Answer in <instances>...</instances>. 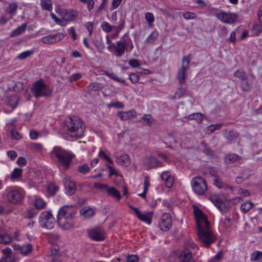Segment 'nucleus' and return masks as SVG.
Instances as JSON below:
<instances>
[{"label":"nucleus","mask_w":262,"mask_h":262,"mask_svg":"<svg viewBox=\"0 0 262 262\" xmlns=\"http://www.w3.org/2000/svg\"><path fill=\"white\" fill-rule=\"evenodd\" d=\"M172 223V219L170 214L165 213L161 216L159 222V227L161 230L164 231H166L171 228Z\"/></svg>","instance_id":"4468645a"},{"label":"nucleus","mask_w":262,"mask_h":262,"mask_svg":"<svg viewBox=\"0 0 262 262\" xmlns=\"http://www.w3.org/2000/svg\"><path fill=\"white\" fill-rule=\"evenodd\" d=\"M250 177V174L247 172L241 173L236 178V182L238 183H241L243 181L248 179Z\"/></svg>","instance_id":"de8ad7c7"},{"label":"nucleus","mask_w":262,"mask_h":262,"mask_svg":"<svg viewBox=\"0 0 262 262\" xmlns=\"http://www.w3.org/2000/svg\"><path fill=\"white\" fill-rule=\"evenodd\" d=\"M12 242L14 241L16 242H20L21 241V237L19 231L14 232L11 235Z\"/></svg>","instance_id":"864d4df0"},{"label":"nucleus","mask_w":262,"mask_h":262,"mask_svg":"<svg viewBox=\"0 0 262 262\" xmlns=\"http://www.w3.org/2000/svg\"><path fill=\"white\" fill-rule=\"evenodd\" d=\"M32 92L35 97H42L49 96L52 91L42 80H39L33 84Z\"/></svg>","instance_id":"6e6552de"},{"label":"nucleus","mask_w":262,"mask_h":262,"mask_svg":"<svg viewBox=\"0 0 262 262\" xmlns=\"http://www.w3.org/2000/svg\"><path fill=\"white\" fill-rule=\"evenodd\" d=\"M89 235L93 240L102 241L105 238V232L100 227H96L89 230Z\"/></svg>","instance_id":"ddd939ff"},{"label":"nucleus","mask_w":262,"mask_h":262,"mask_svg":"<svg viewBox=\"0 0 262 262\" xmlns=\"http://www.w3.org/2000/svg\"><path fill=\"white\" fill-rule=\"evenodd\" d=\"M103 88L102 84L98 82H92L88 85L86 89L89 92L99 91Z\"/></svg>","instance_id":"c756f323"},{"label":"nucleus","mask_w":262,"mask_h":262,"mask_svg":"<svg viewBox=\"0 0 262 262\" xmlns=\"http://www.w3.org/2000/svg\"><path fill=\"white\" fill-rule=\"evenodd\" d=\"M39 135L40 134L35 130H31L29 133L30 138L32 140L37 139L39 137Z\"/></svg>","instance_id":"69168bd1"},{"label":"nucleus","mask_w":262,"mask_h":262,"mask_svg":"<svg viewBox=\"0 0 262 262\" xmlns=\"http://www.w3.org/2000/svg\"><path fill=\"white\" fill-rule=\"evenodd\" d=\"M161 179L164 181L167 188H171L174 182V177L169 171H163L161 174Z\"/></svg>","instance_id":"f3484780"},{"label":"nucleus","mask_w":262,"mask_h":262,"mask_svg":"<svg viewBox=\"0 0 262 262\" xmlns=\"http://www.w3.org/2000/svg\"><path fill=\"white\" fill-rule=\"evenodd\" d=\"M39 223L43 228L52 229L55 224V219L50 211H43L39 216Z\"/></svg>","instance_id":"1a4fd4ad"},{"label":"nucleus","mask_w":262,"mask_h":262,"mask_svg":"<svg viewBox=\"0 0 262 262\" xmlns=\"http://www.w3.org/2000/svg\"><path fill=\"white\" fill-rule=\"evenodd\" d=\"M76 209L72 206L66 205L61 207L57 214V223L63 229H69L73 226V217Z\"/></svg>","instance_id":"20e7f679"},{"label":"nucleus","mask_w":262,"mask_h":262,"mask_svg":"<svg viewBox=\"0 0 262 262\" xmlns=\"http://www.w3.org/2000/svg\"><path fill=\"white\" fill-rule=\"evenodd\" d=\"M33 251V246L31 244L22 245L20 254L24 256L29 255Z\"/></svg>","instance_id":"bb28decb"},{"label":"nucleus","mask_w":262,"mask_h":262,"mask_svg":"<svg viewBox=\"0 0 262 262\" xmlns=\"http://www.w3.org/2000/svg\"><path fill=\"white\" fill-rule=\"evenodd\" d=\"M101 28L105 32H110L112 31L113 26L110 25L107 22H103L101 24Z\"/></svg>","instance_id":"603ef678"},{"label":"nucleus","mask_w":262,"mask_h":262,"mask_svg":"<svg viewBox=\"0 0 262 262\" xmlns=\"http://www.w3.org/2000/svg\"><path fill=\"white\" fill-rule=\"evenodd\" d=\"M85 27L89 33V35H91L93 31V24L92 22H87L85 24Z\"/></svg>","instance_id":"338daca9"},{"label":"nucleus","mask_w":262,"mask_h":262,"mask_svg":"<svg viewBox=\"0 0 262 262\" xmlns=\"http://www.w3.org/2000/svg\"><path fill=\"white\" fill-rule=\"evenodd\" d=\"M79 1L86 5V8L89 11H91L93 9L95 4L94 0H79Z\"/></svg>","instance_id":"a18cd8bd"},{"label":"nucleus","mask_w":262,"mask_h":262,"mask_svg":"<svg viewBox=\"0 0 262 262\" xmlns=\"http://www.w3.org/2000/svg\"><path fill=\"white\" fill-rule=\"evenodd\" d=\"M236 194H239L242 197L248 196L250 192L245 189L239 188L236 190Z\"/></svg>","instance_id":"6e6d98bb"},{"label":"nucleus","mask_w":262,"mask_h":262,"mask_svg":"<svg viewBox=\"0 0 262 262\" xmlns=\"http://www.w3.org/2000/svg\"><path fill=\"white\" fill-rule=\"evenodd\" d=\"M8 201L12 204L20 203L23 198V190L16 186L7 187L5 190Z\"/></svg>","instance_id":"0eeeda50"},{"label":"nucleus","mask_w":262,"mask_h":262,"mask_svg":"<svg viewBox=\"0 0 262 262\" xmlns=\"http://www.w3.org/2000/svg\"><path fill=\"white\" fill-rule=\"evenodd\" d=\"M142 121L144 124L149 126L154 121V119L151 115L147 114L142 117Z\"/></svg>","instance_id":"37998d69"},{"label":"nucleus","mask_w":262,"mask_h":262,"mask_svg":"<svg viewBox=\"0 0 262 262\" xmlns=\"http://www.w3.org/2000/svg\"><path fill=\"white\" fill-rule=\"evenodd\" d=\"M52 157L56 159L58 167L63 170L68 169L75 155L59 146H55L51 152Z\"/></svg>","instance_id":"7ed1b4c3"},{"label":"nucleus","mask_w":262,"mask_h":262,"mask_svg":"<svg viewBox=\"0 0 262 262\" xmlns=\"http://www.w3.org/2000/svg\"><path fill=\"white\" fill-rule=\"evenodd\" d=\"M18 102V97L17 95H14L10 96L8 99V103L13 108H14L17 105Z\"/></svg>","instance_id":"72a5a7b5"},{"label":"nucleus","mask_w":262,"mask_h":262,"mask_svg":"<svg viewBox=\"0 0 262 262\" xmlns=\"http://www.w3.org/2000/svg\"><path fill=\"white\" fill-rule=\"evenodd\" d=\"M22 174V169L19 168H14L11 173V179L14 180L20 178Z\"/></svg>","instance_id":"c9c22d12"},{"label":"nucleus","mask_w":262,"mask_h":262,"mask_svg":"<svg viewBox=\"0 0 262 262\" xmlns=\"http://www.w3.org/2000/svg\"><path fill=\"white\" fill-rule=\"evenodd\" d=\"M145 18L147 21L148 26H151L155 21L154 14L151 12H147L145 14Z\"/></svg>","instance_id":"a19ab883"},{"label":"nucleus","mask_w":262,"mask_h":262,"mask_svg":"<svg viewBox=\"0 0 262 262\" xmlns=\"http://www.w3.org/2000/svg\"><path fill=\"white\" fill-rule=\"evenodd\" d=\"M214 185L219 188H224L225 189H229L231 191H233V188L231 186H227L225 184H223L221 180L218 178H215L213 182Z\"/></svg>","instance_id":"473e14b6"},{"label":"nucleus","mask_w":262,"mask_h":262,"mask_svg":"<svg viewBox=\"0 0 262 262\" xmlns=\"http://www.w3.org/2000/svg\"><path fill=\"white\" fill-rule=\"evenodd\" d=\"M64 183L67 193L70 195L73 194L76 189L75 184L73 181L67 179H64Z\"/></svg>","instance_id":"5701e85b"},{"label":"nucleus","mask_w":262,"mask_h":262,"mask_svg":"<svg viewBox=\"0 0 262 262\" xmlns=\"http://www.w3.org/2000/svg\"><path fill=\"white\" fill-rule=\"evenodd\" d=\"M158 36V32L156 30H155L152 31L146 38V41L147 43L154 42L157 39Z\"/></svg>","instance_id":"ea45409f"},{"label":"nucleus","mask_w":262,"mask_h":262,"mask_svg":"<svg viewBox=\"0 0 262 262\" xmlns=\"http://www.w3.org/2000/svg\"><path fill=\"white\" fill-rule=\"evenodd\" d=\"M64 35L61 32L55 34H51L43 37L41 41L46 44L50 45L56 43L63 39Z\"/></svg>","instance_id":"2eb2a0df"},{"label":"nucleus","mask_w":262,"mask_h":262,"mask_svg":"<svg viewBox=\"0 0 262 262\" xmlns=\"http://www.w3.org/2000/svg\"><path fill=\"white\" fill-rule=\"evenodd\" d=\"M190 60L188 57H184L182 67L178 73V79L181 84L185 83L186 80V71L189 67Z\"/></svg>","instance_id":"f8f14e48"},{"label":"nucleus","mask_w":262,"mask_h":262,"mask_svg":"<svg viewBox=\"0 0 262 262\" xmlns=\"http://www.w3.org/2000/svg\"><path fill=\"white\" fill-rule=\"evenodd\" d=\"M191 184L193 191L198 195L204 194L207 190L206 181L201 177L193 178Z\"/></svg>","instance_id":"9d476101"},{"label":"nucleus","mask_w":262,"mask_h":262,"mask_svg":"<svg viewBox=\"0 0 262 262\" xmlns=\"http://www.w3.org/2000/svg\"><path fill=\"white\" fill-rule=\"evenodd\" d=\"M129 65L133 68H138L140 66V62L135 59H130L128 61Z\"/></svg>","instance_id":"680f3d73"},{"label":"nucleus","mask_w":262,"mask_h":262,"mask_svg":"<svg viewBox=\"0 0 262 262\" xmlns=\"http://www.w3.org/2000/svg\"><path fill=\"white\" fill-rule=\"evenodd\" d=\"M94 186L95 188H96L98 189H100L101 190H103L105 192L108 187V186L105 184L97 183H96L94 184Z\"/></svg>","instance_id":"13d9d810"},{"label":"nucleus","mask_w":262,"mask_h":262,"mask_svg":"<svg viewBox=\"0 0 262 262\" xmlns=\"http://www.w3.org/2000/svg\"><path fill=\"white\" fill-rule=\"evenodd\" d=\"M78 15V13L76 11L71 9L66 10L63 15L62 19L67 21H73L77 17Z\"/></svg>","instance_id":"412c9836"},{"label":"nucleus","mask_w":262,"mask_h":262,"mask_svg":"<svg viewBox=\"0 0 262 262\" xmlns=\"http://www.w3.org/2000/svg\"><path fill=\"white\" fill-rule=\"evenodd\" d=\"M183 16L185 19H193L196 17L195 14L191 12H185L183 13Z\"/></svg>","instance_id":"4d7b16f0"},{"label":"nucleus","mask_w":262,"mask_h":262,"mask_svg":"<svg viewBox=\"0 0 262 262\" xmlns=\"http://www.w3.org/2000/svg\"><path fill=\"white\" fill-rule=\"evenodd\" d=\"M40 4L42 9L48 11L52 10L53 7L51 0H41Z\"/></svg>","instance_id":"4c0bfd02"},{"label":"nucleus","mask_w":262,"mask_h":262,"mask_svg":"<svg viewBox=\"0 0 262 262\" xmlns=\"http://www.w3.org/2000/svg\"><path fill=\"white\" fill-rule=\"evenodd\" d=\"M64 128L70 136L81 138L83 135L85 126L80 118L73 116L65 120Z\"/></svg>","instance_id":"f03ea898"},{"label":"nucleus","mask_w":262,"mask_h":262,"mask_svg":"<svg viewBox=\"0 0 262 262\" xmlns=\"http://www.w3.org/2000/svg\"><path fill=\"white\" fill-rule=\"evenodd\" d=\"M188 118L189 120H195L198 123H200L203 120L204 117L202 114L196 113L189 115Z\"/></svg>","instance_id":"f704fd0d"},{"label":"nucleus","mask_w":262,"mask_h":262,"mask_svg":"<svg viewBox=\"0 0 262 262\" xmlns=\"http://www.w3.org/2000/svg\"><path fill=\"white\" fill-rule=\"evenodd\" d=\"M26 24H22L12 32L11 34H10V37H13L20 35L26 31Z\"/></svg>","instance_id":"cd10ccee"},{"label":"nucleus","mask_w":262,"mask_h":262,"mask_svg":"<svg viewBox=\"0 0 262 262\" xmlns=\"http://www.w3.org/2000/svg\"><path fill=\"white\" fill-rule=\"evenodd\" d=\"M95 211L89 206H84L80 210V214L84 218H90L95 214Z\"/></svg>","instance_id":"4be33fe9"},{"label":"nucleus","mask_w":262,"mask_h":262,"mask_svg":"<svg viewBox=\"0 0 262 262\" xmlns=\"http://www.w3.org/2000/svg\"><path fill=\"white\" fill-rule=\"evenodd\" d=\"M116 162L120 166L128 167L130 164L129 156L125 154H121L116 158Z\"/></svg>","instance_id":"a211bd4d"},{"label":"nucleus","mask_w":262,"mask_h":262,"mask_svg":"<svg viewBox=\"0 0 262 262\" xmlns=\"http://www.w3.org/2000/svg\"><path fill=\"white\" fill-rule=\"evenodd\" d=\"M152 216V213L150 212L144 213L140 212L137 216L139 219L148 225H150L151 224Z\"/></svg>","instance_id":"b1692460"},{"label":"nucleus","mask_w":262,"mask_h":262,"mask_svg":"<svg viewBox=\"0 0 262 262\" xmlns=\"http://www.w3.org/2000/svg\"><path fill=\"white\" fill-rule=\"evenodd\" d=\"M33 53V50H27L20 53L16 58L19 60H24L30 57Z\"/></svg>","instance_id":"58836bf2"},{"label":"nucleus","mask_w":262,"mask_h":262,"mask_svg":"<svg viewBox=\"0 0 262 262\" xmlns=\"http://www.w3.org/2000/svg\"><path fill=\"white\" fill-rule=\"evenodd\" d=\"M193 209L199 239L205 245L209 246L215 239V235L211 230L210 223L207 216L198 207L194 206Z\"/></svg>","instance_id":"f257e3e1"},{"label":"nucleus","mask_w":262,"mask_h":262,"mask_svg":"<svg viewBox=\"0 0 262 262\" xmlns=\"http://www.w3.org/2000/svg\"><path fill=\"white\" fill-rule=\"evenodd\" d=\"M127 262H138L139 258L136 255H130L127 256Z\"/></svg>","instance_id":"774afa93"},{"label":"nucleus","mask_w":262,"mask_h":262,"mask_svg":"<svg viewBox=\"0 0 262 262\" xmlns=\"http://www.w3.org/2000/svg\"><path fill=\"white\" fill-rule=\"evenodd\" d=\"M140 78V75L138 73H131L129 76V79L133 83H136L138 82Z\"/></svg>","instance_id":"09e8293b"},{"label":"nucleus","mask_w":262,"mask_h":262,"mask_svg":"<svg viewBox=\"0 0 262 262\" xmlns=\"http://www.w3.org/2000/svg\"><path fill=\"white\" fill-rule=\"evenodd\" d=\"M11 242V234L6 232L0 233V244L7 245Z\"/></svg>","instance_id":"393cba45"},{"label":"nucleus","mask_w":262,"mask_h":262,"mask_svg":"<svg viewBox=\"0 0 262 262\" xmlns=\"http://www.w3.org/2000/svg\"><path fill=\"white\" fill-rule=\"evenodd\" d=\"M222 126V123H217L215 124H213L209 126L207 128V131L209 132V133H213L215 130L220 128Z\"/></svg>","instance_id":"8fccbe9b"},{"label":"nucleus","mask_w":262,"mask_h":262,"mask_svg":"<svg viewBox=\"0 0 262 262\" xmlns=\"http://www.w3.org/2000/svg\"><path fill=\"white\" fill-rule=\"evenodd\" d=\"M208 199L218 208L220 210H222L223 205V201L221 196L218 194H211Z\"/></svg>","instance_id":"6ab92c4d"},{"label":"nucleus","mask_w":262,"mask_h":262,"mask_svg":"<svg viewBox=\"0 0 262 262\" xmlns=\"http://www.w3.org/2000/svg\"><path fill=\"white\" fill-rule=\"evenodd\" d=\"M184 246L185 249L177 254L174 262H190L192 251L198 249V246L191 239L185 242Z\"/></svg>","instance_id":"39448f33"},{"label":"nucleus","mask_w":262,"mask_h":262,"mask_svg":"<svg viewBox=\"0 0 262 262\" xmlns=\"http://www.w3.org/2000/svg\"><path fill=\"white\" fill-rule=\"evenodd\" d=\"M253 206V204L250 201H246L241 206V210L243 213L248 212Z\"/></svg>","instance_id":"e433bc0d"},{"label":"nucleus","mask_w":262,"mask_h":262,"mask_svg":"<svg viewBox=\"0 0 262 262\" xmlns=\"http://www.w3.org/2000/svg\"><path fill=\"white\" fill-rule=\"evenodd\" d=\"M215 16L220 21L226 24H232L237 18V15L235 13H227L222 10H217Z\"/></svg>","instance_id":"9b49d317"},{"label":"nucleus","mask_w":262,"mask_h":262,"mask_svg":"<svg viewBox=\"0 0 262 262\" xmlns=\"http://www.w3.org/2000/svg\"><path fill=\"white\" fill-rule=\"evenodd\" d=\"M78 171L82 174H86L90 171V168L87 164H83L78 167Z\"/></svg>","instance_id":"5fc2aeb1"},{"label":"nucleus","mask_w":262,"mask_h":262,"mask_svg":"<svg viewBox=\"0 0 262 262\" xmlns=\"http://www.w3.org/2000/svg\"><path fill=\"white\" fill-rule=\"evenodd\" d=\"M81 77V75L80 74L75 73V74H73L71 75V76H70L69 77L68 79L70 81H76L77 80L80 79Z\"/></svg>","instance_id":"e2e57ef3"},{"label":"nucleus","mask_w":262,"mask_h":262,"mask_svg":"<svg viewBox=\"0 0 262 262\" xmlns=\"http://www.w3.org/2000/svg\"><path fill=\"white\" fill-rule=\"evenodd\" d=\"M106 192L108 195L117 200H120L121 199V194L120 192L114 187L108 186L106 189Z\"/></svg>","instance_id":"a878e982"},{"label":"nucleus","mask_w":262,"mask_h":262,"mask_svg":"<svg viewBox=\"0 0 262 262\" xmlns=\"http://www.w3.org/2000/svg\"><path fill=\"white\" fill-rule=\"evenodd\" d=\"M17 5L15 3H11L8 8V12L11 15L15 14ZM12 16H11V18Z\"/></svg>","instance_id":"c03bdc74"},{"label":"nucleus","mask_w":262,"mask_h":262,"mask_svg":"<svg viewBox=\"0 0 262 262\" xmlns=\"http://www.w3.org/2000/svg\"><path fill=\"white\" fill-rule=\"evenodd\" d=\"M112 46H113L115 49L116 51L115 55L118 57L122 56L124 54L125 50L128 52H130L134 48L133 42L130 38L121 39L117 41L115 45L112 44L107 47V49L109 51H111Z\"/></svg>","instance_id":"423d86ee"},{"label":"nucleus","mask_w":262,"mask_h":262,"mask_svg":"<svg viewBox=\"0 0 262 262\" xmlns=\"http://www.w3.org/2000/svg\"><path fill=\"white\" fill-rule=\"evenodd\" d=\"M34 206L37 209H42L46 206V202L41 198L38 197L34 199L33 202Z\"/></svg>","instance_id":"c85d7f7f"},{"label":"nucleus","mask_w":262,"mask_h":262,"mask_svg":"<svg viewBox=\"0 0 262 262\" xmlns=\"http://www.w3.org/2000/svg\"><path fill=\"white\" fill-rule=\"evenodd\" d=\"M144 164L149 168H157L162 166V163L153 156L145 158L144 160Z\"/></svg>","instance_id":"dca6fc26"},{"label":"nucleus","mask_w":262,"mask_h":262,"mask_svg":"<svg viewBox=\"0 0 262 262\" xmlns=\"http://www.w3.org/2000/svg\"><path fill=\"white\" fill-rule=\"evenodd\" d=\"M107 168H108L109 170V174L108 177H111L113 176H118V172L116 171V170L111 165H107Z\"/></svg>","instance_id":"0e129e2a"},{"label":"nucleus","mask_w":262,"mask_h":262,"mask_svg":"<svg viewBox=\"0 0 262 262\" xmlns=\"http://www.w3.org/2000/svg\"><path fill=\"white\" fill-rule=\"evenodd\" d=\"M234 75L242 80L245 79L246 75L245 72L243 70H237L235 72Z\"/></svg>","instance_id":"052dcab7"},{"label":"nucleus","mask_w":262,"mask_h":262,"mask_svg":"<svg viewBox=\"0 0 262 262\" xmlns=\"http://www.w3.org/2000/svg\"><path fill=\"white\" fill-rule=\"evenodd\" d=\"M11 136L13 139L16 140H19L21 138V135L16 129H13L11 132Z\"/></svg>","instance_id":"bf43d9fd"},{"label":"nucleus","mask_w":262,"mask_h":262,"mask_svg":"<svg viewBox=\"0 0 262 262\" xmlns=\"http://www.w3.org/2000/svg\"><path fill=\"white\" fill-rule=\"evenodd\" d=\"M251 261L257 260L258 262H262V252L256 251L252 252L250 255Z\"/></svg>","instance_id":"2f4dec72"},{"label":"nucleus","mask_w":262,"mask_h":262,"mask_svg":"<svg viewBox=\"0 0 262 262\" xmlns=\"http://www.w3.org/2000/svg\"><path fill=\"white\" fill-rule=\"evenodd\" d=\"M241 157L235 154H229L226 156L225 161L227 163H233L239 161Z\"/></svg>","instance_id":"7c9ffc66"},{"label":"nucleus","mask_w":262,"mask_h":262,"mask_svg":"<svg viewBox=\"0 0 262 262\" xmlns=\"http://www.w3.org/2000/svg\"><path fill=\"white\" fill-rule=\"evenodd\" d=\"M31 149L38 153H41L42 150V146L39 143H33L30 145Z\"/></svg>","instance_id":"79ce46f5"},{"label":"nucleus","mask_w":262,"mask_h":262,"mask_svg":"<svg viewBox=\"0 0 262 262\" xmlns=\"http://www.w3.org/2000/svg\"><path fill=\"white\" fill-rule=\"evenodd\" d=\"M118 116L122 120H127L136 117L137 113L133 110L126 112L120 111L118 113Z\"/></svg>","instance_id":"aec40b11"},{"label":"nucleus","mask_w":262,"mask_h":262,"mask_svg":"<svg viewBox=\"0 0 262 262\" xmlns=\"http://www.w3.org/2000/svg\"><path fill=\"white\" fill-rule=\"evenodd\" d=\"M58 190L57 186L54 184H50L48 186V190L50 194H54Z\"/></svg>","instance_id":"3c124183"},{"label":"nucleus","mask_w":262,"mask_h":262,"mask_svg":"<svg viewBox=\"0 0 262 262\" xmlns=\"http://www.w3.org/2000/svg\"><path fill=\"white\" fill-rule=\"evenodd\" d=\"M98 156L100 158H104L110 164H113L114 162L101 149H99Z\"/></svg>","instance_id":"49530a36"}]
</instances>
